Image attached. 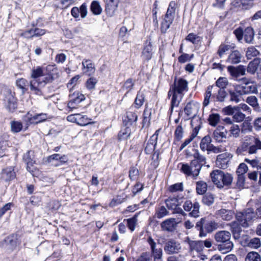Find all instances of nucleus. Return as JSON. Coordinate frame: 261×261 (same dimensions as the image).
Returning <instances> with one entry per match:
<instances>
[{"mask_svg": "<svg viewBox=\"0 0 261 261\" xmlns=\"http://www.w3.org/2000/svg\"><path fill=\"white\" fill-rule=\"evenodd\" d=\"M169 214V212L166 208V207L164 206H161L159 207L156 210L155 212V216L158 219H161L164 217L166 216H167Z\"/></svg>", "mask_w": 261, "mask_h": 261, "instance_id": "obj_51", "label": "nucleus"}, {"mask_svg": "<svg viewBox=\"0 0 261 261\" xmlns=\"http://www.w3.org/2000/svg\"><path fill=\"white\" fill-rule=\"evenodd\" d=\"M127 227L132 231H134L135 229V227L137 222V216L135 215L134 217L128 219L126 220Z\"/></svg>", "mask_w": 261, "mask_h": 261, "instance_id": "obj_55", "label": "nucleus"}, {"mask_svg": "<svg viewBox=\"0 0 261 261\" xmlns=\"http://www.w3.org/2000/svg\"><path fill=\"white\" fill-rule=\"evenodd\" d=\"M227 134V132L223 127L219 126L214 131L213 136L216 142L220 143L225 141Z\"/></svg>", "mask_w": 261, "mask_h": 261, "instance_id": "obj_21", "label": "nucleus"}, {"mask_svg": "<svg viewBox=\"0 0 261 261\" xmlns=\"http://www.w3.org/2000/svg\"><path fill=\"white\" fill-rule=\"evenodd\" d=\"M242 54L238 50L232 51L228 56L226 62L232 64H236L241 62Z\"/></svg>", "mask_w": 261, "mask_h": 261, "instance_id": "obj_27", "label": "nucleus"}, {"mask_svg": "<svg viewBox=\"0 0 261 261\" xmlns=\"http://www.w3.org/2000/svg\"><path fill=\"white\" fill-rule=\"evenodd\" d=\"M201 165L196 160H192L190 164H181V171L187 176H192L194 179L198 176Z\"/></svg>", "mask_w": 261, "mask_h": 261, "instance_id": "obj_5", "label": "nucleus"}, {"mask_svg": "<svg viewBox=\"0 0 261 261\" xmlns=\"http://www.w3.org/2000/svg\"><path fill=\"white\" fill-rule=\"evenodd\" d=\"M152 47L150 42H146L142 52V57L143 59L149 61L152 56Z\"/></svg>", "mask_w": 261, "mask_h": 261, "instance_id": "obj_28", "label": "nucleus"}, {"mask_svg": "<svg viewBox=\"0 0 261 261\" xmlns=\"http://www.w3.org/2000/svg\"><path fill=\"white\" fill-rule=\"evenodd\" d=\"M259 63L260 60L258 58H255L248 64L247 68V72L252 74H254L255 72H257Z\"/></svg>", "mask_w": 261, "mask_h": 261, "instance_id": "obj_32", "label": "nucleus"}, {"mask_svg": "<svg viewBox=\"0 0 261 261\" xmlns=\"http://www.w3.org/2000/svg\"><path fill=\"white\" fill-rule=\"evenodd\" d=\"M4 95L3 102L5 108L9 112H14L17 108V99L15 96V93L7 89L4 91Z\"/></svg>", "mask_w": 261, "mask_h": 261, "instance_id": "obj_7", "label": "nucleus"}, {"mask_svg": "<svg viewBox=\"0 0 261 261\" xmlns=\"http://www.w3.org/2000/svg\"><path fill=\"white\" fill-rule=\"evenodd\" d=\"M202 201L204 204L210 206L214 203V198L212 194L207 193L203 197Z\"/></svg>", "mask_w": 261, "mask_h": 261, "instance_id": "obj_54", "label": "nucleus"}, {"mask_svg": "<svg viewBox=\"0 0 261 261\" xmlns=\"http://www.w3.org/2000/svg\"><path fill=\"white\" fill-rule=\"evenodd\" d=\"M211 177L213 183L219 188L231 185L233 180V177L230 174L225 173L220 170L213 171L211 173Z\"/></svg>", "mask_w": 261, "mask_h": 261, "instance_id": "obj_3", "label": "nucleus"}, {"mask_svg": "<svg viewBox=\"0 0 261 261\" xmlns=\"http://www.w3.org/2000/svg\"><path fill=\"white\" fill-rule=\"evenodd\" d=\"M220 116L218 114H212L209 116L208 120L211 125L215 126L220 121Z\"/></svg>", "mask_w": 261, "mask_h": 261, "instance_id": "obj_50", "label": "nucleus"}, {"mask_svg": "<svg viewBox=\"0 0 261 261\" xmlns=\"http://www.w3.org/2000/svg\"><path fill=\"white\" fill-rule=\"evenodd\" d=\"M15 176V173L14 171L13 168L12 167L4 169L1 173V178L6 181L14 179Z\"/></svg>", "mask_w": 261, "mask_h": 261, "instance_id": "obj_25", "label": "nucleus"}, {"mask_svg": "<svg viewBox=\"0 0 261 261\" xmlns=\"http://www.w3.org/2000/svg\"><path fill=\"white\" fill-rule=\"evenodd\" d=\"M214 86H209L206 88L205 90L204 95V100L203 102V107H207L210 103L211 98H213L212 96V89L214 88Z\"/></svg>", "mask_w": 261, "mask_h": 261, "instance_id": "obj_36", "label": "nucleus"}, {"mask_svg": "<svg viewBox=\"0 0 261 261\" xmlns=\"http://www.w3.org/2000/svg\"><path fill=\"white\" fill-rule=\"evenodd\" d=\"M33 152L31 150L27 151L24 155L23 159L27 164V169L28 171L33 174L34 170L33 168L31 167L33 166Z\"/></svg>", "mask_w": 261, "mask_h": 261, "instance_id": "obj_29", "label": "nucleus"}, {"mask_svg": "<svg viewBox=\"0 0 261 261\" xmlns=\"http://www.w3.org/2000/svg\"><path fill=\"white\" fill-rule=\"evenodd\" d=\"M230 238L231 234L228 231H219L215 234L214 239L218 243V249L220 251L225 253L232 249L233 244Z\"/></svg>", "mask_w": 261, "mask_h": 261, "instance_id": "obj_2", "label": "nucleus"}, {"mask_svg": "<svg viewBox=\"0 0 261 261\" xmlns=\"http://www.w3.org/2000/svg\"><path fill=\"white\" fill-rule=\"evenodd\" d=\"M16 84L17 87L21 89L22 93H24L28 90L29 86L30 87V81L28 82L25 79L21 78L16 81Z\"/></svg>", "mask_w": 261, "mask_h": 261, "instance_id": "obj_38", "label": "nucleus"}, {"mask_svg": "<svg viewBox=\"0 0 261 261\" xmlns=\"http://www.w3.org/2000/svg\"><path fill=\"white\" fill-rule=\"evenodd\" d=\"M255 206L256 208V215L257 218H261V197L254 200Z\"/></svg>", "mask_w": 261, "mask_h": 261, "instance_id": "obj_62", "label": "nucleus"}, {"mask_svg": "<svg viewBox=\"0 0 261 261\" xmlns=\"http://www.w3.org/2000/svg\"><path fill=\"white\" fill-rule=\"evenodd\" d=\"M135 85V81H134L132 79L129 78L127 79L124 83L123 86L122 87V89L123 90H126V93L125 94L129 92L130 90H132L134 86Z\"/></svg>", "mask_w": 261, "mask_h": 261, "instance_id": "obj_49", "label": "nucleus"}, {"mask_svg": "<svg viewBox=\"0 0 261 261\" xmlns=\"http://www.w3.org/2000/svg\"><path fill=\"white\" fill-rule=\"evenodd\" d=\"M245 118V115L240 111L237 112L233 115V121L236 122H241L243 121Z\"/></svg>", "mask_w": 261, "mask_h": 261, "instance_id": "obj_60", "label": "nucleus"}, {"mask_svg": "<svg viewBox=\"0 0 261 261\" xmlns=\"http://www.w3.org/2000/svg\"><path fill=\"white\" fill-rule=\"evenodd\" d=\"M181 222V219L170 218L167 219L161 223V227L164 231L173 232L177 228L178 224Z\"/></svg>", "mask_w": 261, "mask_h": 261, "instance_id": "obj_14", "label": "nucleus"}, {"mask_svg": "<svg viewBox=\"0 0 261 261\" xmlns=\"http://www.w3.org/2000/svg\"><path fill=\"white\" fill-rule=\"evenodd\" d=\"M186 39L194 44H198L201 40V37L194 33H190L186 37Z\"/></svg>", "mask_w": 261, "mask_h": 261, "instance_id": "obj_52", "label": "nucleus"}, {"mask_svg": "<svg viewBox=\"0 0 261 261\" xmlns=\"http://www.w3.org/2000/svg\"><path fill=\"white\" fill-rule=\"evenodd\" d=\"M176 6V3L174 1H171L169 4L165 18L161 25V31L163 33L166 32L173 22L174 18Z\"/></svg>", "mask_w": 261, "mask_h": 261, "instance_id": "obj_6", "label": "nucleus"}, {"mask_svg": "<svg viewBox=\"0 0 261 261\" xmlns=\"http://www.w3.org/2000/svg\"><path fill=\"white\" fill-rule=\"evenodd\" d=\"M194 158V160L197 161V162L200 164L201 165L202 164H204L205 162V158L200 154L198 150H195V152L193 154Z\"/></svg>", "mask_w": 261, "mask_h": 261, "instance_id": "obj_59", "label": "nucleus"}, {"mask_svg": "<svg viewBox=\"0 0 261 261\" xmlns=\"http://www.w3.org/2000/svg\"><path fill=\"white\" fill-rule=\"evenodd\" d=\"M234 90H229V93L230 95V100L234 101L236 103H238L240 101V97L243 94L240 90V85H236L234 86Z\"/></svg>", "mask_w": 261, "mask_h": 261, "instance_id": "obj_26", "label": "nucleus"}, {"mask_svg": "<svg viewBox=\"0 0 261 261\" xmlns=\"http://www.w3.org/2000/svg\"><path fill=\"white\" fill-rule=\"evenodd\" d=\"M165 203L169 209L173 210V214H180L183 216L187 215L184 210L179 206L178 199L176 197H170L166 199Z\"/></svg>", "mask_w": 261, "mask_h": 261, "instance_id": "obj_13", "label": "nucleus"}, {"mask_svg": "<svg viewBox=\"0 0 261 261\" xmlns=\"http://www.w3.org/2000/svg\"><path fill=\"white\" fill-rule=\"evenodd\" d=\"M230 10L238 11L242 9V0H233L231 3Z\"/></svg>", "mask_w": 261, "mask_h": 261, "instance_id": "obj_56", "label": "nucleus"}, {"mask_svg": "<svg viewBox=\"0 0 261 261\" xmlns=\"http://www.w3.org/2000/svg\"><path fill=\"white\" fill-rule=\"evenodd\" d=\"M53 66L48 65L45 67L38 66L32 70L31 76L32 79H44L49 75L51 77V82L54 80L53 74L50 72Z\"/></svg>", "mask_w": 261, "mask_h": 261, "instance_id": "obj_9", "label": "nucleus"}, {"mask_svg": "<svg viewBox=\"0 0 261 261\" xmlns=\"http://www.w3.org/2000/svg\"><path fill=\"white\" fill-rule=\"evenodd\" d=\"M241 226V225L238 221H234L230 224L231 230L236 239H238L240 237L242 231Z\"/></svg>", "mask_w": 261, "mask_h": 261, "instance_id": "obj_31", "label": "nucleus"}, {"mask_svg": "<svg viewBox=\"0 0 261 261\" xmlns=\"http://www.w3.org/2000/svg\"><path fill=\"white\" fill-rule=\"evenodd\" d=\"M227 96V93L225 89H219L216 94L213 95L214 101L224 102Z\"/></svg>", "mask_w": 261, "mask_h": 261, "instance_id": "obj_37", "label": "nucleus"}, {"mask_svg": "<svg viewBox=\"0 0 261 261\" xmlns=\"http://www.w3.org/2000/svg\"><path fill=\"white\" fill-rule=\"evenodd\" d=\"M188 82L182 79L176 80L173 85L171 86L168 91V96L172 97L171 101V112H172L174 108L178 107L184 95V92L188 90Z\"/></svg>", "mask_w": 261, "mask_h": 261, "instance_id": "obj_1", "label": "nucleus"}, {"mask_svg": "<svg viewBox=\"0 0 261 261\" xmlns=\"http://www.w3.org/2000/svg\"><path fill=\"white\" fill-rule=\"evenodd\" d=\"M242 81L244 85H240V89L243 95L257 93V88L256 85L253 82L245 77L243 78Z\"/></svg>", "mask_w": 261, "mask_h": 261, "instance_id": "obj_16", "label": "nucleus"}, {"mask_svg": "<svg viewBox=\"0 0 261 261\" xmlns=\"http://www.w3.org/2000/svg\"><path fill=\"white\" fill-rule=\"evenodd\" d=\"M245 261H261V257L257 252L251 251L247 254Z\"/></svg>", "mask_w": 261, "mask_h": 261, "instance_id": "obj_47", "label": "nucleus"}, {"mask_svg": "<svg viewBox=\"0 0 261 261\" xmlns=\"http://www.w3.org/2000/svg\"><path fill=\"white\" fill-rule=\"evenodd\" d=\"M256 217L257 218L256 213L252 208H248L244 212L238 213L236 215L237 220L244 227H247L249 223Z\"/></svg>", "mask_w": 261, "mask_h": 261, "instance_id": "obj_8", "label": "nucleus"}, {"mask_svg": "<svg viewBox=\"0 0 261 261\" xmlns=\"http://www.w3.org/2000/svg\"><path fill=\"white\" fill-rule=\"evenodd\" d=\"M237 110L238 107L237 106L232 107L231 106H228L224 108L222 111L226 115H231L233 114L234 111Z\"/></svg>", "mask_w": 261, "mask_h": 261, "instance_id": "obj_63", "label": "nucleus"}, {"mask_svg": "<svg viewBox=\"0 0 261 261\" xmlns=\"http://www.w3.org/2000/svg\"><path fill=\"white\" fill-rule=\"evenodd\" d=\"M185 242L189 245V250L191 252L196 251L199 252L202 251L203 249L202 241H192L187 237L185 240Z\"/></svg>", "mask_w": 261, "mask_h": 261, "instance_id": "obj_23", "label": "nucleus"}, {"mask_svg": "<svg viewBox=\"0 0 261 261\" xmlns=\"http://www.w3.org/2000/svg\"><path fill=\"white\" fill-rule=\"evenodd\" d=\"M196 228L199 231V237H205L207 233H210L219 227V224L214 221H207L205 218H201L197 222Z\"/></svg>", "mask_w": 261, "mask_h": 261, "instance_id": "obj_4", "label": "nucleus"}, {"mask_svg": "<svg viewBox=\"0 0 261 261\" xmlns=\"http://www.w3.org/2000/svg\"><path fill=\"white\" fill-rule=\"evenodd\" d=\"M144 101V95L141 91L138 92L137 96L135 99L134 106L137 109L140 108L143 104Z\"/></svg>", "mask_w": 261, "mask_h": 261, "instance_id": "obj_46", "label": "nucleus"}, {"mask_svg": "<svg viewBox=\"0 0 261 261\" xmlns=\"http://www.w3.org/2000/svg\"><path fill=\"white\" fill-rule=\"evenodd\" d=\"M227 70L231 75L235 78L245 75L246 68L243 65H239L237 67L229 66L227 67Z\"/></svg>", "mask_w": 261, "mask_h": 261, "instance_id": "obj_24", "label": "nucleus"}, {"mask_svg": "<svg viewBox=\"0 0 261 261\" xmlns=\"http://www.w3.org/2000/svg\"><path fill=\"white\" fill-rule=\"evenodd\" d=\"M184 130L181 125H178L175 131V137L178 140H180L183 137Z\"/></svg>", "mask_w": 261, "mask_h": 261, "instance_id": "obj_64", "label": "nucleus"}, {"mask_svg": "<svg viewBox=\"0 0 261 261\" xmlns=\"http://www.w3.org/2000/svg\"><path fill=\"white\" fill-rule=\"evenodd\" d=\"M217 214L222 219L226 221H229L233 218L234 214L233 212L230 210L222 208L219 210L217 212Z\"/></svg>", "mask_w": 261, "mask_h": 261, "instance_id": "obj_33", "label": "nucleus"}, {"mask_svg": "<svg viewBox=\"0 0 261 261\" xmlns=\"http://www.w3.org/2000/svg\"><path fill=\"white\" fill-rule=\"evenodd\" d=\"M246 102L252 107L254 110H257L259 108L258 99L255 96L252 95L247 97Z\"/></svg>", "mask_w": 261, "mask_h": 261, "instance_id": "obj_43", "label": "nucleus"}, {"mask_svg": "<svg viewBox=\"0 0 261 261\" xmlns=\"http://www.w3.org/2000/svg\"><path fill=\"white\" fill-rule=\"evenodd\" d=\"M156 139L157 137L153 135L149 140L145 148V151L147 154H150L154 150Z\"/></svg>", "mask_w": 261, "mask_h": 261, "instance_id": "obj_30", "label": "nucleus"}, {"mask_svg": "<svg viewBox=\"0 0 261 261\" xmlns=\"http://www.w3.org/2000/svg\"><path fill=\"white\" fill-rule=\"evenodd\" d=\"M231 158V154L228 152L220 154L217 157L216 165L220 168L226 169L228 167L229 162Z\"/></svg>", "mask_w": 261, "mask_h": 261, "instance_id": "obj_19", "label": "nucleus"}, {"mask_svg": "<svg viewBox=\"0 0 261 261\" xmlns=\"http://www.w3.org/2000/svg\"><path fill=\"white\" fill-rule=\"evenodd\" d=\"M50 82H51V77L49 75L46 77H44V79H32L30 81V90L35 94L41 95V89L47 83Z\"/></svg>", "mask_w": 261, "mask_h": 261, "instance_id": "obj_10", "label": "nucleus"}, {"mask_svg": "<svg viewBox=\"0 0 261 261\" xmlns=\"http://www.w3.org/2000/svg\"><path fill=\"white\" fill-rule=\"evenodd\" d=\"M207 184L203 181H199L196 182V191L198 194L202 195L207 190Z\"/></svg>", "mask_w": 261, "mask_h": 261, "instance_id": "obj_45", "label": "nucleus"}, {"mask_svg": "<svg viewBox=\"0 0 261 261\" xmlns=\"http://www.w3.org/2000/svg\"><path fill=\"white\" fill-rule=\"evenodd\" d=\"M17 245V237L14 234L6 237L3 241L0 242V246L9 251L14 250Z\"/></svg>", "mask_w": 261, "mask_h": 261, "instance_id": "obj_17", "label": "nucleus"}, {"mask_svg": "<svg viewBox=\"0 0 261 261\" xmlns=\"http://www.w3.org/2000/svg\"><path fill=\"white\" fill-rule=\"evenodd\" d=\"M260 245L261 242L260 239L257 238L251 239L248 243V246L253 248H258Z\"/></svg>", "mask_w": 261, "mask_h": 261, "instance_id": "obj_61", "label": "nucleus"}, {"mask_svg": "<svg viewBox=\"0 0 261 261\" xmlns=\"http://www.w3.org/2000/svg\"><path fill=\"white\" fill-rule=\"evenodd\" d=\"M10 124L11 131L14 133H19L22 129L23 125L21 122L12 121Z\"/></svg>", "mask_w": 261, "mask_h": 261, "instance_id": "obj_48", "label": "nucleus"}, {"mask_svg": "<svg viewBox=\"0 0 261 261\" xmlns=\"http://www.w3.org/2000/svg\"><path fill=\"white\" fill-rule=\"evenodd\" d=\"M199 104L194 101H190L186 105L184 111L186 115L190 118H193L198 113Z\"/></svg>", "mask_w": 261, "mask_h": 261, "instance_id": "obj_18", "label": "nucleus"}, {"mask_svg": "<svg viewBox=\"0 0 261 261\" xmlns=\"http://www.w3.org/2000/svg\"><path fill=\"white\" fill-rule=\"evenodd\" d=\"M212 139L208 135L204 137L200 143V148L203 151H208L211 145Z\"/></svg>", "mask_w": 261, "mask_h": 261, "instance_id": "obj_35", "label": "nucleus"}, {"mask_svg": "<svg viewBox=\"0 0 261 261\" xmlns=\"http://www.w3.org/2000/svg\"><path fill=\"white\" fill-rule=\"evenodd\" d=\"M139 172L137 168L132 167L130 168L129 171V177L132 180L137 179L139 176Z\"/></svg>", "mask_w": 261, "mask_h": 261, "instance_id": "obj_57", "label": "nucleus"}, {"mask_svg": "<svg viewBox=\"0 0 261 261\" xmlns=\"http://www.w3.org/2000/svg\"><path fill=\"white\" fill-rule=\"evenodd\" d=\"M259 55V51L254 46L249 47L246 53V56L247 59H252Z\"/></svg>", "mask_w": 261, "mask_h": 261, "instance_id": "obj_42", "label": "nucleus"}, {"mask_svg": "<svg viewBox=\"0 0 261 261\" xmlns=\"http://www.w3.org/2000/svg\"><path fill=\"white\" fill-rule=\"evenodd\" d=\"M228 83L227 78L224 77H219L216 82V86L220 89H225Z\"/></svg>", "mask_w": 261, "mask_h": 261, "instance_id": "obj_53", "label": "nucleus"}, {"mask_svg": "<svg viewBox=\"0 0 261 261\" xmlns=\"http://www.w3.org/2000/svg\"><path fill=\"white\" fill-rule=\"evenodd\" d=\"M181 248L180 244L173 239H169L165 243L164 251L168 254L178 253Z\"/></svg>", "mask_w": 261, "mask_h": 261, "instance_id": "obj_15", "label": "nucleus"}, {"mask_svg": "<svg viewBox=\"0 0 261 261\" xmlns=\"http://www.w3.org/2000/svg\"><path fill=\"white\" fill-rule=\"evenodd\" d=\"M91 119L86 115L77 113L76 123L80 125L85 126L91 123Z\"/></svg>", "mask_w": 261, "mask_h": 261, "instance_id": "obj_40", "label": "nucleus"}, {"mask_svg": "<svg viewBox=\"0 0 261 261\" xmlns=\"http://www.w3.org/2000/svg\"><path fill=\"white\" fill-rule=\"evenodd\" d=\"M183 208L185 211L189 212L190 216L194 218L199 216L200 204L197 201L186 200L183 204Z\"/></svg>", "mask_w": 261, "mask_h": 261, "instance_id": "obj_11", "label": "nucleus"}, {"mask_svg": "<svg viewBox=\"0 0 261 261\" xmlns=\"http://www.w3.org/2000/svg\"><path fill=\"white\" fill-rule=\"evenodd\" d=\"M82 70L84 74L91 76L94 74L95 71L94 64L90 59H83L82 62Z\"/></svg>", "mask_w": 261, "mask_h": 261, "instance_id": "obj_20", "label": "nucleus"}, {"mask_svg": "<svg viewBox=\"0 0 261 261\" xmlns=\"http://www.w3.org/2000/svg\"><path fill=\"white\" fill-rule=\"evenodd\" d=\"M230 135L234 138H237L239 136L240 128L238 125L233 124L230 128Z\"/></svg>", "mask_w": 261, "mask_h": 261, "instance_id": "obj_58", "label": "nucleus"}, {"mask_svg": "<svg viewBox=\"0 0 261 261\" xmlns=\"http://www.w3.org/2000/svg\"><path fill=\"white\" fill-rule=\"evenodd\" d=\"M49 118V116L46 113H40L33 116L30 113H28V114L24 116L23 120L25 122L26 124L28 126L31 124H37L42 122Z\"/></svg>", "mask_w": 261, "mask_h": 261, "instance_id": "obj_12", "label": "nucleus"}, {"mask_svg": "<svg viewBox=\"0 0 261 261\" xmlns=\"http://www.w3.org/2000/svg\"><path fill=\"white\" fill-rule=\"evenodd\" d=\"M90 9L94 15H99L102 12V8L98 1H94L92 2Z\"/></svg>", "mask_w": 261, "mask_h": 261, "instance_id": "obj_44", "label": "nucleus"}, {"mask_svg": "<svg viewBox=\"0 0 261 261\" xmlns=\"http://www.w3.org/2000/svg\"><path fill=\"white\" fill-rule=\"evenodd\" d=\"M85 98V96L79 92H75L69 96V100L77 104H79Z\"/></svg>", "mask_w": 261, "mask_h": 261, "instance_id": "obj_39", "label": "nucleus"}, {"mask_svg": "<svg viewBox=\"0 0 261 261\" xmlns=\"http://www.w3.org/2000/svg\"><path fill=\"white\" fill-rule=\"evenodd\" d=\"M254 32L252 28L247 27L244 31V37L246 42L251 43L254 39Z\"/></svg>", "mask_w": 261, "mask_h": 261, "instance_id": "obj_34", "label": "nucleus"}, {"mask_svg": "<svg viewBox=\"0 0 261 261\" xmlns=\"http://www.w3.org/2000/svg\"><path fill=\"white\" fill-rule=\"evenodd\" d=\"M234 48V46L231 45L221 44L218 49L217 54L221 58L225 53L230 49Z\"/></svg>", "mask_w": 261, "mask_h": 261, "instance_id": "obj_41", "label": "nucleus"}, {"mask_svg": "<svg viewBox=\"0 0 261 261\" xmlns=\"http://www.w3.org/2000/svg\"><path fill=\"white\" fill-rule=\"evenodd\" d=\"M120 0H105V10L107 13L112 16L117 10Z\"/></svg>", "mask_w": 261, "mask_h": 261, "instance_id": "obj_22", "label": "nucleus"}]
</instances>
